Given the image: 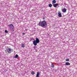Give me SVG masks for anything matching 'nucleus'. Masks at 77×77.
<instances>
[{"label": "nucleus", "mask_w": 77, "mask_h": 77, "mask_svg": "<svg viewBox=\"0 0 77 77\" xmlns=\"http://www.w3.org/2000/svg\"><path fill=\"white\" fill-rule=\"evenodd\" d=\"M38 26H41L43 28H45L47 26V22L45 20H43L42 21H40L38 24Z\"/></svg>", "instance_id": "1"}, {"label": "nucleus", "mask_w": 77, "mask_h": 77, "mask_svg": "<svg viewBox=\"0 0 77 77\" xmlns=\"http://www.w3.org/2000/svg\"><path fill=\"white\" fill-rule=\"evenodd\" d=\"M8 26L9 27V29H14V25L12 24L8 25Z\"/></svg>", "instance_id": "2"}, {"label": "nucleus", "mask_w": 77, "mask_h": 77, "mask_svg": "<svg viewBox=\"0 0 77 77\" xmlns=\"http://www.w3.org/2000/svg\"><path fill=\"white\" fill-rule=\"evenodd\" d=\"M38 43H37L35 40H34L33 41V44L35 45V46H36L37 45V44Z\"/></svg>", "instance_id": "3"}, {"label": "nucleus", "mask_w": 77, "mask_h": 77, "mask_svg": "<svg viewBox=\"0 0 77 77\" xmlns=\"http://www.w3.org/2000/svg\"><path fill=\"white\" fill-rule=\"evenodd\" d=\"M37 43H39V39L36 37L35 38V40Z\"/></svg>", "instance_id": "4"}, {"label": "nucleus", "mask_w": 77, "mask_h": 77, "mask_svg": "<svg viewBox=\"0 0 77 77\" xmlns=\"http://www.w3.org/2000/svg\"><path fill=\"white\" fill-rule=\"evenodd\" d=\"M59 5V4H54L53 5V6L54 7V8H57V6Z\"/></svg>", "instance_id": "5"}, {"label": "nucleus", "mask_w": 77, "mask_h": 77, "mask_svg": "<svg viewBox=\"0 0 77 77\" xmlns=\"http://www.w3.org/2000/svg\"><path fill=\"white\" fill-rule=\"evenodd\" d=\"M8 52L9 53H11V49L10 48H8L7 50Z\"/></svg>", "instance_id": "6"}, {"label": "nucleus", "mask_w": 77, "mask_h": 77, "mask_svg": "<svg viewBox=\"0 0 77 77\" xmlns=\"http://www.w3.org/2000/svg\"><path fill=\"white\" fill-rule=\"evenodd\" d=\"M58 16L59 17H62V14H61V13L60 12L58 13Z\"/></svg>", "instance_id": "7"}, {"label": "nucleus", "mask_w": 77, "mask_h": 77, "mask_svg": "<svg viewBox=\"0 0 77 77\" xmlns=\"http://www.w3.org/2000/svg\"><path fill=\"white\" fill-rule=\"evenodd\" d=\"M67 9L65 8H64L63 9V12L64 13H65L66 12Z\"/></svg>", "instance_id": "8"}, {"label": "nucleus", "mask_w": 77, "mask_h": 77, "mask_svg": "<svg viewBox=\"0 0 77 77\" xmlns=\"http://www.w3.org/2000/svg\"><path fill=\"white\" fill-rule=\"evenodd\" d=\"M40 74V73H39V72H38L37 73V74L36 75V77H39V76Z\"/></svg>", "instance_id": "9"}, {"label": "nucleus", "mask_w": 77, "mask_h": 77, "mask_svg": "<svg viewBox=\"0 0 77 77\" xmlns=\"http://www.w3.org/2000/svg\"><path fill=\"white\" fill-rule=\"evenodd\" d=\"M65 65H70V63L68 62H66Z\"/></svg>", "instance_id": "10"}, {"label": "nucleus", "mask_w": 77, "mask_h": 77, "mask_svg": "<svg viewBox=\"0 0 77 77\" xmlns=\"http://www.w3.org/2000/svg\"><path fill=\"white\" fill-rule=\"evenodd\" d=\"M52 3H56V0H53L52 1Z\"/></svg>", "instance_id": "11"}, {"label": "nucleus", "mask_w": 77, "mask_h": 77, "mask_svg": "<svg viewBox=\"0 0 77 77\" xmlns=\"http://www.w3.org/2000/svg\"><path fill=\"white\" fill-rule=\"evenodd\" d=\"M49 7L50 8H51L52 7V4H50L49 5Z\"/></svg>", "instance_id": "12"}, {"label": "nucleus", "mask_w": 77, "mask_h": 77, "mask_svg": "<svg viewBox=\"0 0 77 77\" xmlns=\"http://www.w3.org/2000/svg\"><path fill=\"white\" fill-rule=\"evenodd\" d=\"M51 67L52 68H54V65H53V64H51Z\"/></svg>", "instance_id": "13"}, {"label": "nucleus", "mask_w": 77, "mask_h": 77, "mask_svg": "<svg viewBox=\"0 0 77 77\" xmlns=\"http://www.w3.org/2000/svg\"><path fill=\"white\" fill-rule=\"evenodd\" d=\"M18 57V55L17 54L16 55L15 57V58H17Z\"/></svg>", "instance_id": "14"}, {"label": "nucleus", "mask_w": 77, "mask_h": 77, "mask_svg": "<svg viewBox=\"0 0 77 77\" xmlns=\"http://www.w3.org/2000/svg\"><path fill=\"white\" fill-rule=\"evenodd\" d=\"M21 46L22 47H23V48H24V47H25V45H24L22 44Z\"/></svg>", "instance_id": "15"}, {"label": "nucleus", "mask_w": 77, "mask_h": 77, "mask_svg": "<svg viewBox=\"0 0 77 77\" xmlns=\"http://www.w3.org/2000/svg\"><path fill=\"white\" fill-rule=\"evenodd\" d=\"M69 59H66V61L68 62V61H69Z\"/></svg>", "instance_id": "16"}, {"label": "nucleus", "mask_w": 77, "mask_h": 77, "mask_svg": "<svg viewBox=\"0 0 77 77\" xmlns=\"http://www.w3.org/2000/svg\"><path fill=\"white\" fill-rule=\"evenodd\" d=\"M31 74H32L33 75V74H35V72H34L33 71L31 72Z\"/></svg>", "instance_id": "17"}, {"label": "nucleus", "mask_w": 77, "mask_h": 77, "mask_svg": "<svg viewBox=\"0 0 77 77\" xmlns=\"http://www.w3.org/2000/svg\"><path fill=\"white\" fill-rule=\"evenodd\" d=\"M5 32L6 33H8V31H7V30H5Z\"/></svg>", "instance_id": "18"}, {"label": "nucleus", "mask_w": 77, "mask_h": 77, "mask_svg": "<svg viewBox=\"0 0 77 77\" xmlns=\"http://www.w3.org/2000/svg\"><path fill=\"white\" fill-rule=\"evenodd\" d=\"M12 51H14V49H11V53L12 52Z\"/></svg>", "instance_id": "19"}, {"label": "nucleus", "mask_w": 77, "mask_h": 77, "mask_svg": "<svg viewBox=\"0 0 77 77\" xmlns=\"http://www.w3.org/2000/svg\"><path fill=\"white\" fill-rule=\"evenodd\" d=\"M35 51H36V52H37V51H38V50H37V49H35Z\"/></svg>", "instance_id": "20"}, {"label": "nucleus", "mask_w": 77, "mask_h": 77, "mask_svg": "<svg viewBox=\"0 0 77 77\" xmlns=\"http://www.w3.org/2000/svg\"><path fill=\"white\" fill-rule=\"evenodd\" d=\"M36 47V46H34L33 47V48H34V49H36V48H35Z\"/></svg>", "instance_id": "21"}, {"label": "nucleus", "mask_w": 77, "mask_h": 77, "mask_svg": "<svg viewBox=\"0 0 77 77\" xmlns=\"http://www.w3.org/2000/svg\"><path fill=\"white\" fill-rule=\"evenodd\" d=\"M22 34L23 35H25V33L24 32H23Z\"/></svg>", "instance_id": "22"}, {"label": "nucleus", "mask_w": 77, "mask_h": 77, "mask_svg": "<svg viewBox=\"0 0 77 77\" xmlns=\"http://www.w3.org/2000/svg\"><path fill=\"white\" fill-rule=\"evenodd\" d=\"M8 71V70H5V72H6V71Z\"/></svg>", "instance_id": "23"}, {"label": "nucleus", "mask_w": 77, "mask_h": 77, "mask_svg": "<svg viewBox=\"0 0 77 77\" xmlns=\"http://www.w3.org/2000/svg\"><path fill=\"white\" fill-rule=\"evenodd\" d=\"M13 32H14V29H13Z\"/></svg>", "instance_id": "24"}, {"label": "nucleus", "mask_w": 77, "mask_h": 77, "mask_svg": "<svg viewBox=\"0 0 77 77\" xmlns=\"http://www.w3.org/2000/svg\"><path fill=\"white\" fill-rule=\"evenodd\" d=\"M43 19H45V18H43Z\"/></svg>", "instance_id": "25"}]
</instances>
